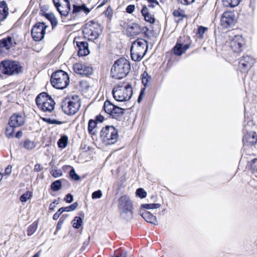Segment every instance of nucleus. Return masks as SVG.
I'll use <instances>...</instances> for the list:
<instances>
[{"instance_id": "nucleus-43", "label": "nucleus", "mask_w": 257, "mask_h": 257, "mask_svg": "<svg viewBox=\"0 0 257 257\" xmlns=\"http://www.w3.org/2000/svg\"><path fill=\"white\" fill-rule=\"evenodd\" d=\"M70 177L72 179L78 181L80 180V177L76 173L74 168H72L69 172Z\"/></svg>"}, {"instance_id": "nucleus-25", "label": "nucleus", "mask_w": 257, "mask_h": 257, "mask_svg": "<svg viewBox=\"0 0 257 257\" xmlns=\"http://www.w3.org/2000/svg\"><path fill=\"white\" fill-rule=\"evenodd\" d=\"M9 15V8L6 2H0V22L5 20Z\"/></svg>"}, {"instance_id": "nucleus-40", "label": "nucleus", "mask_w": 257, "mask_h": 257, "mask_svg": "<svg viewBox=\"0 0 257 257\" xmlns=\"http://www.w3.org/2000/svg\"><path fill=\"white\" fill-rule=\"evenodd\" d=\"M136 195L141 198H144L147 196V192L144 189L140 188L137 190Z\"/></svg>"}, {"instance_id": "nucleus-28", "label": "nucleus", "mask_w": 257, "mask_h": 257, "mask_svg": "<svg viewBox=\"0 0 257 257\" xmlns=\"http://www.w3.org/2000/svg\"><path fill=\"white\" fill-rule=\"evenodd\" d=\"M240 0H222L223 5L226 7H235L238 5Z\"/></svg>"}, {"instance_id": "nucleus-4", "label": "nucleus", "mask_w": 257, "mask_h": 257, "mask_svg": "<svg viewBox=\"0 0 257 257\" xmlns=\"http://www.w3.org/2000/svg\"><path fill=\"white\" fill-rule=\"evenodd\" d=\"M81 106L80 99L78 95L66 98L62 102V109L63 112L68 115L75 114Z\"/></svg>"}, {"instance_id": "nucleus-44", "label": "nucleus", "mask_w": 257, "mask_h": 257, "mask_svg": "<svg viewBox=\"0 0 257 257\" xmlns=\"http://www.w3.org/2000/svg\"><path fill=\"white\" fill-rule=\"evenodd\" d=\"M51 174L55 178H57L62 175V172L60 170H53L51 172Z\"/></svg>"}, {"instance_id": "nucleus-31", "label": "nucleus", "mask_w": 257, "mask_h": 257, "mask_svg": "<svg viewBox=\"0 0 257 257\" xmlns=\"http://www.w3.org/2000/svg\"><path fill=\"white\" fill-rule=\"evenodd\" d=\"M38 227V223L37 222H34L28 228L27 234L31 236L34 233Z\"/></svg>"}, {"instance_id": "nucleus-61", "label": "nucleus", "mask_w": 257, "mask_h": 257, "mask_svg": "<svg viewBox=\"0 0 257 257\" xmlns=\"http://www.w3.org/2000/svg\"><path fill=\"white\" fill-rule=\"evenodd\" d=\"M61 219L59 220V221L58 222L57 225V229L59 230L61 228V225L63 223V221L61 220Z\"/></svg>"}, {"instance_id": "nucleus-41", "label": "nucleus", "mask_w": 257, "mask_h": 257, "mask_svg": "<svg viewBox=\"0 0 257 257\" xmlns=\"http://www.w3.org/2000/svg\"><path fill=\"white\" fill-rule=\"evenodd\" d=\"M31 197V192L27 191L26 193H24L20 197V200L22 202H25L28 200V199H30Z\"/></svg>"}, {"instance_id": "nucleus-29", "label": "nucleus", "mask_w": 257, "mask_h": 257, "mask_svg": "<svg viewBox=\"0 0 257 257\" xmlns=\"http://www.w3.org/2000/svg\"><path fill=\"white\" fill-rule=\"evenodd\" d=\"M151 77L147 72H144L142 74V81L145 88L148 87L150 84Z\"/></svg>"}, {"instance_id": "nucleus-64", "label": "nucleus", "mask_w": 257, "mask_h": 257, "mask_svg": "<svg viewBox=\"0 0 257 257\" xmlns=\"http://www.w3.org/2000/svg\"><path fill=\"white\" fill-rule=\"evenodd\" d=\"M142 32H143L144 33H145L146 35H147V32L149 31V29L146 27H142Z\"/></svg>"}, {"instance_id": "nucleus-24", "label": "nucleus", "mask_w": 257, "mask_h": 257, "mask_svg": "<svg viewBox=\"0 0 257 257\" xmlns=\"http://www.w3.org/2000/svg\"><path fill=\"white\" fill-rule=\"evenodd\" d=\"M140 214L142 217L148 222L154 225L158 224V221L155 216H154L149 211L146 210H141Z\"/></svg>"}, {"instance_id": "nucleus-42", "label": "nucleus", "mask_w": 257, "mask_h": 257, "mask_svg": "<svg viewBox=\"0 0 257 257\" xmlns=\"http://www.w3.org/2000/svg\"><path fill=\"white\" fill-rule=\"evenodd\" d=\"M250 167L253 173L257 172V158H255L251 161Z\"/></svg>"}, {"instance_id": "nucleus-56", "label": "nucleus", "mask_w": 257, "mask_h": 257, "mask_svg": "<svg viewBox=\"0 0 257 257\" xmlns=\"http://www.w3.org/2000/svg\"><path fill=\"white\" fill-rule=\"evenodd\" d=\"M195 0H178V2L183 5H187L192 3Z\"/></svg>"}, {"instance_id": "nucleus-11", "label": "nucleus", "mask_w": 257, "mask_h": 257, "mask_svg": "<svg viewBox=\"0 0 257 257\" xmlns=\"http://www.w3.org/2000/svg\"><path fill=\"white\" fill-rule=\"evenodd\" d=\"M226 35L230 41V46L233 51L235 53H240L245 44L244 40L242 36L235 35L233 31H229Z\"/></svg>"}, {"instance_id": "nucleus-36", "label": "nucleus", "mask_w": 257, "mask_h": 257, "mask_svg": "<svg viewBox=\"0 0 257 257\" xmlns=\"http://www.w3.org/2000/svg\"><path fill=\"white\" fill-rule=\"evenodd\" d=\"M78 204L77 202L72 204L65 207H62L63 212H69L75 210L78 207Z\"/></svg>"}, {"instance_id": "nucleus-51", "label": "nucleus", "mask_w": 257, "mask_h": 257, "mask_svg": "<svg viewBox=\"0 0 257 257\" xmlns=\"http://www.w3.org/2000/svg\"><path fill=\"white\" fill-rule=\"evenodd\" d=\"M12 166L11 165H8L7 167L5 169V173L3 174V176L4 175H9L12 172Z\"/></svg>"}, {"instance_id": "nucleus-27", "label": "nucleus", "mask_w": 257, "mask_h": 257, "mask_svg": "<svg viewBox=\"0 0 257 257\" xmlns=\"http://www.w3.org/2000/svg\"><path fill=\"white\" fill-rule=\"evenodd\" d=\"M44 16L50 22L52 29H54L57 26L58 22L53 14H45Z\"/></svg>"}, {"instance_id": "nucleus-18", "label": "nucleus", "mask_w": 257, "mask_h": 257, "mask_svg": "<svg viewBox=\"0 0 257 257\" xmlns=\"http://www.w3.org/2000/svg\"><path fill=\"white\" fill-rule=\"evenodd\" d=\"M73 10L72 14L70 15V18H69L68 17H66V21L67 22L65 23L67 25H72L71 23V21H72L75 18V17L77 15V14L80 11H83L86 14H88L90 10L87 8L85 5L83 4L81 6H77L76 5H73Z\"/></svg>"}, {"instance_id": "nucleus-21", "label": "nucleus", "mask_w": 257, "mask_h": 257, "mask_svg": "<svg viewBox=\"0 0 257 257\" xmlns=\"http://www.w3.org/2000/svg\"><path fill=\"white\" fill-rule=\"evenodd\" d=\"M142 32V27L137 23H132L128 25L126 28V33L130 37L138 36Z\"/></svg>"}, {"instance_id": "nucleus-10", "label": "nucleus", "mask_w": 257, "mask_h": 257, "mask_svg": "<svg viewBox=\"0 0 257 257\" xmlns=\"http://www.w3.org/2000/svg\"><path fill=\"white\" fill-rule=\"evenodd\" d=\"M22 66L19 62L14 61L4 60L0 64V69L4 74L13 75L22 71Z\"/></svg>"}, {"instance_id": "nucleus-54", "label": "nucleus", "mask_w": 257, "mask_h": 257, "mask_svg": "<svg viewBox=\"0 0 257 257\" xmlns=\"http://www.w3.org/2000/svg\"><path fill=\"white\" fill-rule=\"evenodd\" d=\"M127 251L123 250L119 251L116 255L114 257H127Z\"/></svg>"}, {"instance_id": "nucleus-1", "label": "nucleus", "mask_w": 257, "mask_h": 257, "mask_svg": "<svg viewBox=\"0 0 257 257\" xmlns=\"http://www.w3.org/2000/svg\"><path fill=\"white\" fill-rule=\"evenodd\" d=\"M131 69L129 61L121 58L116 61L111 68V76L112 78L120 79L124 78L128 73Z\"/></svg>"}, {"instance_id": "nucleus-26", "label": "nucleus", "mask_w": 257, "mask_h": 257, "mask_svg": "<svg viewBox=\"0 0 257 257\" xmlns=\"http://www.w3.org/2000/svg\"><path fill=\"white\" fill-rule=\"evenodd\" d=\"M141 12L143 17H144L145 20L147 22H149L150 24L154 23L155 19L153 15H152L151 14H150L147 6H143Z\"/></svg>"}, {"instance_id": "nucleus-53", "label": "nucleus", "mask_w": 257, "mask_h": 257, "mask_svg": "<svg viewBox=\"0 0 257 257\" xmlns=\"http://www.w3.org/2000/svg\"><path fill=\"white\" fill-rule=\"evenodd\" d=\"M135 7L133 5H128L126 8V11L128 14H132L135 10Z\"/></svg>"}, {"instance_id": "nucleus-57", "label": "nucleus", "mask_w": 257, "mask_h": 257, "mask_svg": "<svg viewBox=\"0 0 257 257\" xmlns=\"http://www.w3.org/2000/svg\"><path fill=\"white\" fill-rule=\"evenodd\" d=\"M43 169V167L41 166L40 164H37L35 165L34 167V171L38 172Z\"/></svg>"}, {"instance_id": "nucleus-16", "label": "nucleus", "mask_w": 257, "mask_h": 257, "mask_svg": "<svg viewBox=\"0 0 257 257\" xmlns=\"http://www.w3.org/2000/svg\"><path fill=\"white\" fill-rule=\"evenodd\" d=\"M221 25L225 29L232 27L235 24V16L231 12H225L220 20Z\"/></svg>"}, {"instance_id": "nucleus-6", "label": "nucleus", "mask_w": 257, "mask_h": 257, "mask_svg": "<svg viewBox=\"0 0 257 257\" xmlns=\"http://www.w3.org/2000/svg\"><path fill=\"white\" fill-rule=\"evenodd\" d=\"M100 138L105 145L114 144L118 140V131L112 125H106L101 130Z\"/></svg>"}, {"instance_id": "nucleus-37", "label": "nucleus", "mask_w": 257, "mask_h": 257, "mask_svg": "<svg viewBox=\"0 0 257 257\" xmlns=\"http://www.w3.org/2000/svg\"><path fill=\"white\" fill-rule=\"evenodd\" d=\"M82 223V219L80 217L76 216L73 220V226L75 228H79Z\"/></svg>"}, {"instance_id": "nucleus-19", "label": "nucleus", "mask_w": 257, "mask_h": 257, "mask_svg": "<svg viewBox=\"0 0 257 257\" xmlns=\"http://www.w3.org/2000/svg\"><path fill=\"white\" fill-rule=\"evenodd\" d=\"M254 63V59L250 56L243 55L239 61V67L242 72H246Z\"/></svg>"}, {"instance_id": "nucleus-46", "label": "nucleus", "mask_w": 257, "mask_h": 257, "mask_svg": "<svg viewBox=\"0 0 257 257\" xmlns=\"http://www.w3.org/2000/svg\"><path fill=\"white\" fill-rule=\"evenodd\" d=\"M44 120L50 123V124H62V122L56 119H51L50 118H44Z\"/></svg>"}, {"instance_id": "nucleus-52", "label": "nucleus", "mask_w": 257, "mask_h": 257, "mask_svg": "<svg viewBox=\"0 0 257 257\" xmlns=\"http://www.w3.org/2000/svg\"><path fill=\"white\" fill-rule=\"evenodd\" d=\"M207 30V28L204 27L202 26H200L198 28V33L200 36H202L205 32V31Z\"/></svg>"}, {"instance_id": "nucleus-59", "label": "nucleus", "mask_w": 257, "mask_h": 257, "mask_svg": "<svg viewBox=\"0 0 257 257\" xmlns=\"http://www.w3.org/2000/svg\"><path fill=\"white\" fill-rule=\"evenodd\" d=\"M103 119L104 117L101 115H97L96 117V120L97 122H102L103 121Z\"/></svg>"}, {"instance_id": "nucleus-62", "label": "nucleus", "mask_w": 257, "mask_h": 257, "mask_svg": "<svg viewBox=\"0 0 257 257\" xmlns=\"http://www.w3.org/2000/svg\"><path fill=\"white\" fill-rule=\"evenodd\" d=\"M22 135H23L22 132L21 131H19L17 133L16 135V137L17 138H19L22 136Z\"/></svg>"}, {"instance_id": "nucleus-12", "label": "nucleus", "mask_w": 257, "mask_h": 257, "mask_svg": "<svg viewBox=\"0 0 257 257\" xmlns=\"http://www.w3.org/2000/svg\"><path fill=\"white\" fill-rule=\"evenodd\" d=\"M103 108L106 113L116 119L121 118L124 113V109L114 105L108 100H106L103 105Z\"/></svg>"}, {"instance_id": "nucleus-49", "label": "nucleus", "mask_w": 257, "mask_h": 257, "mask_svg": "<svg viewBox=\"0 0 257 257\" xmlns=\"http://www.w3.org/2000/svg\"><path fill=\"white\" fill-rule=\"evenodd\" d=\"M147 1L150 3V5H149V7L154 8L157 5H159V2L156 0H147Z\"/></svg>"}, {"instance_id": "nucleus-33", "label": "nucleus", "mask_w": 257, "mask_h": 257, "mask_svg": "<svg viewBox=\"0 0 257 257\" xmlns=\"http://www.w3.org/2000/svg\"><path fill=\"white\" fill-rule=\"evenodd\" d=\"M161 204L159 203L143 204L141 205V208L146 209H152L160 208Z\"/></svg>"}, {"instance_id": "nucleus-48", "label": "nucleus", "mask_w": 257, "mask_h": 257, "mask_svg": "<svg viewBox=\"0 0 257 257\" xmlns=\"http://www.w3.org/2000/svg\"><path fill=\"white\" fill-rule=\"evenodd\" d=\"M63 212L62 207L58 210V211L53 215V219L57 220L59 218L60 215Z\"/></svg>"}, {"instance_id": "nucleus-50", "label": "nucleus", "mask_w": 257, "mask_h": 257, "mask_svg": "<svg viewBox=\"0 0 257 257\" xmlns=\"http://www.w3.org/2000/svg\"><path fill=\"white\" fill-rule=\"evenodd\" d=\"M64 200L67 202L70 203L73 201V197L71 194H68L66 195L64 198Z\"/></svg>"}, {"instance_id": "nucleus-38", "label": "nucleus", "mask_w": 257, "mask_h": 257, "mask_svg": "<svg viewBox=\"0 0 257 257\" xmlns=\"http://www.w3.org/2000/svg\"><path fill=\"white\" fill-rule=\"evenodd\" d=\"M15 126H12L11 125H9L6 130V135L9 138L14 137V133L15 132Z\"/></svg>"}, {"instance_id": "nucleus-23", "label": "nucleus", "mask_w": 257, "mask_h": 257, "mask_svg": "<svg viewBox=\"0 0 257 257\" xmlns=\"http://www.w3.org/2000/svg\"><path fill=\"white\" fill-rule=\"evenodd\" d=\"M76 45L78 48V55L81 56H86L89 53L88 44L85 41H76Z\"/></svg>"}, {"instance_id": "nucleus-63", "label": "nucleus", "mask_w": 257, "mask_h": 257, "mask_svg": "<svg viewBox=\"0 0 257 257\" xmlns=\"http://www.w3.org/2000/svg\"><path fill=\"white\" fill-rule=\"evenodd\" d=\"M173 15L175 17H179L181 16L180 12L178 11L175 10L173 12Z\"/></svg>"}, {"instance_id": "nucleus-14", "label": "nucleus", "mask_w": 257, "mask_h": 257, "mask_svg": "<svg viewBox=\"0 0 257 257\" xmlns=\"http://www.w3.org/2000/svg\"><path fill=\"white\" fill-rule=\"evenodd\" d=\"M48 27L44 23L36 24L31 30V35L35 41H41L44 37L46 29Z\"/></svg>"}, {"instance_id": "nucleus-20", "label": "nucleus", "mask_w": 257, "mask_h": 257, "mask_svg": "<svg viewBox=\"0 0 257 257\" xmlns=\"http://www.w3.org/2000/svg\"><path fill=\"white\" fill-rule=\"evenodd\" d=\"M25 123V118L18 113H15L10 118L9 125L17 127L23 125Z\"/></svg>"}, {"instance_id": "nucleus-60", "label": "nucleus", "mask_w": 257, "mask_h": 257, "mask_svg": "<svg viewBox=\"0 0 257 257\" xmlns=\"http://www.w3.org/2000/svg\"><path fill=\"white\" fill-rule=\"evenodd\" d=\"M108 0H99V3L100 4L98 5L97 8H100L102 6H103L104 5H105Z\"/></svg>"}, {"instance_id": "nucleus-34", "label": "nucleus", "mask_w": 257, "mask_h": 257, "mask_svg": "<svg viewBox=\"0 0 257 257\" xmlns=\"http://www.w3.org/2000/svg\"><path fill=\"white\" fill-rule=\"evenodd\" d=\"M96 125V122L95 120L93 119L89 120L88 124V131L89 134L94 135L95 133L93 132V130L95 128Z\"/></svg>"}, {"instance_id": "nucleus-15", "label": "nucleus", "mask_w": 257, "mask_h": 257, "mask_svg": "<svg viewBox=\"0 0 257 257\" xmlns=\"http://www.w3.org/2000/svg\"><path fill=\"white\" fill-rule=\"evenodd\" d=\"M243 142H246L247 144L253 145L257 142V135L253 131H249L248 124L245 125L243 129Z\"/></svg>"}, {"instance_id": "nucleus-47", "label": "nucleus", "mask_w": 257, "mask_h": 257, "mask_svg": "<svg viewBox=\"0 0 257 257\" xmlns=\"http://www.w3.org/2000/svg\"><path fill=\"white\" fill-rule=\"evenodd\" d=\"M104 14L108 18H111L112 15V10L110 6H108L106 10L104 12Z\"/></svg>"}, {"instance_id": "nucleus-17", "label": "nucleus", "mask_w": 257, "mask_h": 257, "mask_svg": "<svg viewBox=\"0 0 257 257\" xmlns=\"http://www.w3.org/2000/svg\"><path fill=\"white\" fill-rule=\"evenodd\" d=\"M73 68L76 73L82 76H89L91 75L93 72V69L91 67L80 63L74 64Z\"/></svg>"}, {"instance_id": "nucleus-30", "label": "nucleus", "mask_w": 257, "mask_h": 257, "mask_svg": "<svg viewBox=\"0 0 257 257\" xmlns=\"http://www.w3.org/2000/svg\"><path fill=\"white\" fill-rule=\"evenodd\" d=\"M68 143V137L66 136H63L58 140L57 142L58 146L59 148H65Z\"/></svg>"}, {"instance_id": "nucleus-3", "label": "nucleus", "mask_w": 257, "mask_h": 257, "mask_svg": "<svg viewBox=\"0 0 257 257\" xmlns=\"http://www.w3.org/2000/svg\"><path fill=\"white\" fill-rule=\"evenodd\" d=\"M112 93L115 100L120 102L126 101L132 97L133 88L130 83H127L125 85L119 84L113 88Z\"/></svg>"}, {"instance_id": "nucleus-35", "label": "nucleus", "mask_w": 257, "mask_h": 257, "mask_svg": "<svg viewBox=\"0 0 257 257\" xmlns=\"http://www.w3.org/2000/svg\"><path fill=\"white\" fill-rule=\"evenodd\" d=\"M62 187V183L60 180H56L53 182L51 185V189L54 191H57L59 190Z\"/></svg>"}, {"instance_id": "nucleus-55", "label": "nucleus", "mask_w": 257, "mask_h": 257, "mask_svg": "<svg viewBox=\"0 0 257 257\" xmlns=\"http://www.w3.org/2000/svg\"><path fill=\"white\" fill-rule=\"evenodd\" d=\"M145 90V88H142L141 89L140 93V95H139L138 99V102H140L141 101V100H142V98L144 95Z\"/></svg>"}, {"instance_id": "nucleus-22", "label": "nucleus", "mask_w": 257, "mask_h": 257, "mask_svg": "<svg viewBox=\"0 0 257 257\" xmlns=\"http://www.w3.org/2000/svg\"><path fill=\"white\" fill-rule=\"evenodd\" d=\"M13 46V39L10 36L0 40V52L9 50Z\"/></svg>"}, {"instance_id": "nucleus-8", "label": "nucleus", "mask_w": 257, "mask_h": 257, "mask_svg": "<svg viewBox=\"0 0 257 257\" xmlns=\"http://www.w3.org/2000/svg\"><path fill=\"white\" fill-rule=\"evenodd\" d=\"M118 208L121 217L125 219L132 218L133 204L128 196H121L118 200Z\"/></svg>"}, {"instance_id": "nucleus-9", "label": "nucleus", "mask_w": 257, "mask_h": 257, "mask_svg": "<svg viewBox=\"0 0 257 257\" xmlns=\"http://www.w3.org/2000/svg\"><path fill=\"white\" fill-rule=\"evenodd\" d=\"M101 26L94 21H90L86 24L83 30L84 37L91 41L96 40L101 34Z\"/></svg>"}, {"instance_id": "nucleus-5", "label": "nucleus", "mask_w": 257, "mask_h": 257, "mask_svg": "<svg viewBox=\"0 0 257 257\" xmlns=\"http://www.w3.org/2000/svg\"><path fill=\"white\" fill-rule=\"evenodd\" d=\"M36 103L38 107L45 112H51L55 108V102L46 92L41 93L37 96Z\"/></svg>"}, {"instance_id": "nucleus-2", "label": "nucleus", "mask_w": 257, "mask_h": 257, "mask_svg": "<svg viewBox=\"0 0 257 257\" xmlns=\"http://www.w3.org/2000/svg\"><path fill=\"white\" fill-rule=\"evenodd\" d=\"M148 49V42L144 39H137L132 44L131 48L132 59L135 61H140L146 54Z\"/></svg>"}, {"instance_id": "nucleus-7", "label": "nucleus", "mask_w": 257, "mask_h": 257, "mask_svg": "<svg viewBox=\"0 0 257 257\" xmlns=\"http://www.w3.org/2000/svg\"><path fill=\"white\" fill-rule=\"evenodd\" d=\"M51 82L54 87L63 89L68 85L69 78L66 72L62 70H59L53 73L51 78Z\"/></svg>"}, {"instance_id": "nucleus-13", "label": "nucleus", "mask_w": 257, "mask_h": 257, "mask_svg": "<svg viewBox=\"0 0 257 257\" xmlns=\"http://www.w3.org/2000/svg\"><path fill=\"white\" fill-rule=\"evenodd\" d=\"M53 3L62 17V22L66 23V17H69V14L71 10L69 1L68 0H53Z\"/></svg>"}, {"instance_id": "nucleus-39", "label": "nucleus", "mask_w": 257, "mask_h": 257, "mask_svg": "<svg viewBox=\"0 0 257 257\" xmlns=\"http://www.w3.org/2000/svg\"><path fill=\"white\" fill-rule=\"evenodd\" d=\"M24 146L27 150H32L35 147V145L34 142L27 140L25 141Z\"/></svg>"}, {"instance_id": "nucleus-45", "label": "nucleus", "mask_w": 257, "mask_h": 257, "mask_svg": "<svg viewBox=\"0 0 257 257\" xmlns=\"http://www.w3.org/2000/svg\"><path fill=\"white\" fill-rule=\"evenodd\" d=\"M101 196H102V192H101V191L100 190L94 191L92 194V199H99V198H100L101 197Z\"/></svg>"}, {"instance_id": "nucleus-32", "label": "nucleus", "mask_w": 257, "mask_h": 257, "mask_svg": "<svg viewBox=\"0 0 257 257\" xmlns=\"http://www.w3.org/2000/svg\"><path fill=\"white\" fill-rule=\"evenodd\" d=\"M174 52L176 55L181 56L184 53L182 45L181 44L177 43L174 47Z\"/></svg>"}, {"instance_id": "nucleus-58", "label": "nucleus", "mask_w": 257, "mask_h": 257, "mask_svg": "<svg viewBox=\"0 0 257 257\" xmlns=\"http://www.w3.org/2000/svg\"><path fill=\"white\" fill-rule=\"evenodd\" d=\"M58 202L55 200L54 202H53L52 203L50 204L49 206V210H54L55 208L56 207V204H58Z\"/></svg>"}]
</instances>
